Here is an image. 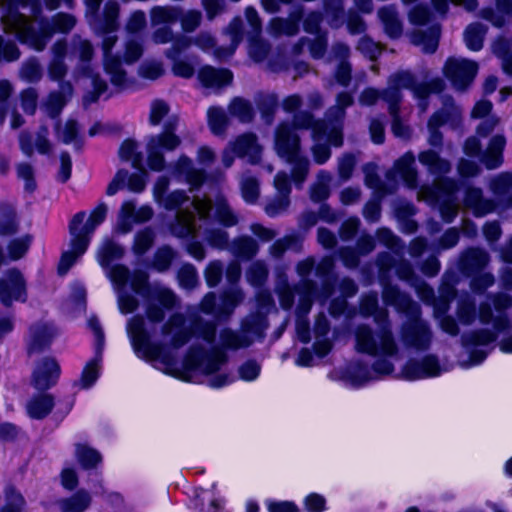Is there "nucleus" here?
Wrapping results in <instances>:
<instances>
[{"mask_svg":"<svg viewBox=\"0 0 512 512\" xmlns=\"http://www.w3.org/2000/svg\"><path fill=\"white\" fill-rule=\"evenodd\" d=\"M478 71V64L464 58H450L444 66L445 76L458 90L471 84Z\"/></svg>","mask_w":512,"mask_h":512,"instance_id":"16","label":"nucleus"},{"mask_svg":"<svg viewBox=\"0 0 512 512\" xmlns=\"http://www.w3.org/2000/svg\"><path fill=\"white\" fill-rule=\"evenodd\" d=\"M443 86L444 83L441 79H435L429 85H416L413 76L406 71L397 72L389 77L384 97L389 103V111L392 116V132L396 137L407 138L410 133L409 128L400 121L397 115L396 104L401 99V89H411L414 96L419 99L421 111L424 112L427 108L425 103L426 97L431 91H441Z\"/></svg>","mask_w":512,"mask_h":512,"instance_id":"10","label":"nucleus"},{"mask_svg":"<svg viewBox=\"0 0 512 512\" xmlns=\"http://www.w3.org/2000/svg\"><path fill=\"white\" fill-rule=\"evenodd\" d=\"M127 333L138 357L162 364L165 373L182 380H189L193 372L213 375L226 362V355L219 348L214 347L210 351H206L202 347L192 346L182 366H177L167 358L162 346L151 343L150 334L145 328L142 316H134L129 319Z\"/></svg>","mask_w":512,"mask_h":512,"instance_id":"4","label":"nucleus"},{"mask_svg":"<svg viewBox=\"0 0 512 512\" xmlns=\"http://www.w3.org/2000/svg\"><path fill=\"white\" fill-rule=\"evenodd\" d=\"M229 112L232 116L237 117L241 122H249L253 118L251 105L240 98H236L230 103Z\"/></svg>","mask_w":512,"mask_h":512,"instance_id":"54","label":"nucleus"},{"mask_svg":"<svg viewBox=\"0 0 512 512\" xmlns=\"http://www.w3.org/2000/svg\"><path fill=\"white\" fill-rule=\"evenodd\" d=\"M440 30L438 26L429 28L427 32L417 31L413 33L411 40L413 44L421 47L426 53H433L438 47Z\"/></svg>","mask_w":512,"mask_h":512,"instance_id":"39","label":"nucleus"},{"mask_svg":"<svg viewBox=\"0 0 512 512\" xmlns=\"http://www.w3.org/2000/svg\"><path fill=\"white\" fill-rule=\"evenodd\" d=\"M152 216L153 210L150 206L144 205L137 209L134 201H124L118 213L117 230L127 233L133 224L148 221Z\"/></svg>","mask_w":512,"mask_h":512,"instance_id":"20","label":"nucleus"},{"mask_svg":"<svg viewBox=\"0 0 512 512\" xmlns=\"http://www.w3.org/2000/svg\"><path fill=\"white\" fill-rule=\"evenodd\" d=\"M512 298L504 292L489 294L482 301L476 312L475 304L469 295L459 299L457 317L464 325L472 324L478 317L480 323L491 325L493 331L483 329L465 334L462 337L463 345L470 347H485L496 339L497 333L510 326L506 310L511 307Z\"/></svg>","mask_w":512,"mask_h":512,"instance_id":"6","label":"nucleus"},{"mask_svg":"<svg viewBox=\"0 0 512 512\" xmlns=\"http://www.w3.org/2000/svg\"><path fill=\"white\" fill-rule=\"evenodd\" d=\"M150 296L152 302L146 308V315L150 322L159 323L164 319V309H172L177 304V297L166 287H155Z\"/></svg>","mask_w":512,"mask_h":512,"instance_id":"19","label":"nucleus"},{"mask_svg":"<svg viewBox=\"0 0 512 512\" xmlns=\"http://www.w3.org/2000/svg\"><path fill=\"white\" fill-rule=\"evenodd\" d=\"M174 258V251L170 247H161L157 250L153 260V267L163 272L167 270Z\"/></svg>","mask_w":512,"mask_h":512,"instance_id":"64","label":"nucleus"},{"mask_svg":"<svg viewBox=\"0 0 512 512\" xmlns=\"http://www.w3.org/2000/svg\"><path fill=\"white\" fill-rule=\"evenodd\" d=\"M457 185L452 179L436 180L433 187H422L418 198L439 207L444 221L451 222L458 213Z\"/></svg>","mask_w":512,"mask_h":512,"instance_id":"13","label":"nucleus"},{"mask_svg":"<svg viewBox=\"0 0 512 512\" xmlns=\"http://www.w3.org/2000/svg\"><path fill=\"white\" fill-rule=\"evenodd\" d=\"M331 181V175L322 170L317 175L316 182L311 187L310 196L315 202H320L329 197L330 189L329 184Z\"/></svg>","mask_w":512,"mask_h":512,"instance_id":"48","label":"nucleus"},{"mask_svg":"<svg viewBox=\"0 0 512 512\" xmlns=\"http://www.w3.org/2000/svg\"><path fill=\"white\" fill-rule=\"evenodd\" d=\"M124 249L110 239H104L97 251L99 265L106 269L107 277L110 279L114 292L117 295V304L122 314L134 312L138 307V300L135 296L125 291V286L130 282L132 290L143 294L148 285V274L143 270H135L132 274L124 265H115L109 268L112 261L121 259Z\"/></svg>","mask_w":512,"mask_h":512,"instance_id":"7","label":"nucleus"},{"mask_svg":"<svg viewBox=\"0 0 512 512\" xmlns=\"http://www.w3.org/2000/svg\"><path fill=\"white\" fill-rule=\"evenodd\" d=\"M55 335L56 330L52 325L39 324L33 327L31 329L30 351H37L48 346Z\"/></svg>","mask_w":512,"mask_h":512,"instance_id":"38","label":"nucleus"},{"mask_svg":"<svg viewBox=\"0 0 512 512\" xmlns=\"http://www.w3.org/2000/svg\"><path fill=\"white\" fill-rule=\"evenodd\" d=\"M352 103L351 94L340 93L337 96L336 105L327 112L326 120L313 121L308 113H302L295 117L294 126L281 124L278 127L275 150L281 158L293 164L292 177L296 184L304 182L309 169V161L299 156V137L295 132L296 127L312 129L315 142L312 147L313 157L316 163L323 164L331 156L327 144L339 147L343 143L342 120L345 116V108Z\"/></svg>","mask_w":512,"mask_h":512,"instance_id":"1","label":"nucleus"},{"mask_svg":"<svg viewBox=\"0 0 512 512\" xmlns=\"http://www.w3.org/2000/svg\"><path fill=\"white\" fill-rule=\"evenodd\" d=\"M119 157L124 161H130L135 168H140L142 164L141 154L137 152V145L132 140L123 142L119 149Z\"/></svg>","mask_w":512,"mask_h":512,"instance_id":"56","label":"nucleus"},{"mask_svg":"<svg viewBox=\"0 0 512 512\" xmlns=\"http://www.w3.org/2000/svg\"><path fill=\"white\" fill-rule=\"evenodd\" d=\"M52 51L53 60L49 66V76L53 80H60L66 74V66L63 63L66 45L63 42H57L54 44Z\"/></svg>","mask_w":512,"mask_h":512,"instance_id":"42","label":"nucleus"},{"mask_svg":"<svg viewBox=\"0 0 512 512\" xmlns=\"http://www.w3.org/2000/svg\"><path fill=\"white\" fill-rule=\"evenodd\" d=\"M328 332V320L324 315H320L317 318L314 326L315 343L313 346L315 353L319 358H323L324 356H326L332 348V343L329 341V339L325 338Z\"/></svg>","mask_w":512,"mask_h":512,"instance_id":"32","label":"nucleus"},{"mask_svg":"<svg viewBox=\"0 0 512 512\" xmlns=\"http://www.w3.org/2000/svg\"><path fill=\"white\" fill-rule=\"evenodd\" d=\"M31 243V237L29 235L22 236L20 238L14 239L8 245V256L11 260H18L22 258Z\"/></svg>","mask_w":512,"mask_h":512,"instance_id":"60","label":"nucleus"},{"mask_svg":"<svg viewBox=\"0 0 512 512\" xmlns=\"http://www.w3.org/2000/svg\"><path fill=\"white\" fill-rule=\"evenodd\" d=\"M90 502V495L85 491H79L71 498L60 500L58 505L62 512H84Z\"/></svg>","mask_w":512,"mask_h":512,"instance_id":"44","label":"nucleus"},{"mask_svg":"<svg viewBox=\"0 0 512 512\" xmlns=\"http://www.w3.org/2000/svg\"><path fill=\"white\" fill-rule=\"evenodd\" d=\"M165 72L164 65L158 60L144 61L139 67V75L149 80H156Z\"/></svg>","mask_w":512,"mask_h":512,"instance_id":"58","label":"nucleus"},{"mask_svg":"<svg viewBox=\"0 0 512 512\" xmlns=\"http://www.w3.org/2000/svg\"><path fill=\"white\" fill-rule=\"evenodd\" d=\"M48 130L42 128L40 132L33 138L31 135L22 133L19 138L20 148L22 152L31 156L34 151L40 154H47L51 151V143L47 139Z\"/></svg>","mask_w":512,"mask_h":512,"instance_id":"28","label":"nucleus"},{"mask_svg":"<svg viewBox=\"0 0 512 512\" xmlns=\"http://www.w3.org/2000/svg\"><path fill=\"white\" fill-rule=\"evenodd\" d=\"M53 405L52 396L43 394L30 399L26 405V410L31 418L42 419L49 414Z\"/></svg>","mask_w":512,"mask_h":512,"instance_id":"40","label":"nucleus"},{"mask_svg":"<svg viewBox=\"0 0 512 512\" xmlns=\"http://www.w3.org/2000/svg\"><path fill=\"white\" fill-rule=\"evenodd\" d=\"M26 298V284L22 274L17 270H10L0 278V300L4 305L14 301H24Z\"/></svg>","mask_w":512,"mask_h":512,"instance_id":"18","label":"nucleus"},{"mask_svg":"<svg viewBox=\"0 0 512 512\" xmlns=\"http://www.w3.org/2000/svg\"><path fill=\"white\" fill-rule=\"evenodd\" d=\"M490 261L488 253L479 248L466 250L461 257V268L467 276L482 272Z\"/></svg>","mask_w":512,"mask_h":512,"instance_id":"27","label":"nucleus"},{"mask_svg":"<svg viewBox=\"0 0 512 512\" xmlns=\"http://www.w3.org/2000/svg\"><path fill=\"white\" fill-rule=\"evenodd\" d=\"M505 143L501 135H496L490 140L486 151L481 156V161L488 169H495L501 165Z\"/></svg>","mask_w":512,"mask_h":512,"instance_id":"33","label":"nucleus"},{"mask_svg":"<svg viewBox=\"0 0 512 512\" xmlns=\"http://www.w3.org/2000/svg\"><path fill=\"white\" fill-rule=\"evenodd\" d=\"M75 456L81 466L85 469L95 468L102 462L101 454L94 448L85 444L76 445Z\"/></svg>","mask_w":512,"mask_h":512,"instance_id":"43","label":"nucleus"},{"mask_svg":"<svg viewBox=\"0 0 512 512\" xmlns=\"http://www.w3.org/2000/svg\"><path fill=\"white\" fill-rule=\"evenodd\" d=\"M486 33V27L480 23L469 25L464 32V41L466 46L473 51H478L483 46V39Z\"/></svg>","mask_w":512,"mask_h":512,"instance_id":"47","label":"nucleus"},{"mask_svg":"<svg viewBox=\"0 0 512 512\" xmlns=\"http://www.w3.org/2000/svg\"><path fill=\"white\" fill-rule=\"evenodd\" d=\"M383 299L387 304L405 312L409 317L400 329L402 344L406 348L417 351L427 350L431 345L433 335L429 325L420 318L418 304L412 302L406 294L400 293L393 286L384 287Z\"/></svg>","mask_w":512,"mask_h":512,"instance_id":"8","label":"nucleus"},{"mask_svg":"<svg viewBox=\"0 0 512 512\" xmlns=\"http://www.w3.org/2000/svg\"><path fill=\"white\" fill-rule=\"evenodd\" d=\"M470 288L476 294L485 292L495 283V277L491 272H479L471 275Z\"/></svg>","mask_w":512,"mask_h":512,"instance_id":"55","label":"nucleus"},{"mask_svg":"<svg viewBox=\"0 0 512 512\" xmlns=\"http://www.w3.org/2000/svg\"><path fill=\"white\" fill-rule=\"evenodd\" d=\"M302 8L292 11L288 18L275 17L268 26V31L272 36H293L299 31V22L302 19Z\"/></svg>","mask_w":512,"mask_h":512,"instance_id":"25","label":"nucleus"},{"mask_svg":"<svg viewBox=\"0 0 512 512\" xmlns=\"http://www.w3.org/2000/svg\"><path fill=\"white\" fill-rule=\"evenodd\" d=\"M444 371L438 357L433 354H428L420 359L409 360L403 366L401 375L406 380L414 381L438 377Z\"/></svg>","mask_w":512,"mask_h":512,"instance_id":"15","label":"nucleus"},{"mask_svg":"<svg viewBox=\"0 0 512 512\" xmlns=\"http://www.w3.org/2000/svg\"><path fill=\"white\" fill-rule=\"evenodd\" d=\"M60 376V366L52 357L39 360L32 373V385L39 390L49 389L55 385Z\"/></svg>","mask_w":512,"mask_h":512,"instance_id":"21","label":"nucleus"},{"mask_svg":"<svg viewBox=\"0 0 512 512\" xmlns=\"http://www.w3.org/2000/svg\"><path fill=\"white\" fill-rule=\"evenodd\" d=\"M116 41L117 38L115 36H106L103 40L104 68L113 85L124 87L127 83L126 72L122 68L120 59L111 54V49Z\"/></svg>","mask_w":512,"mask_h":512,"instance_id":"22","label":"nucleus"},{"mask_svg":"<svg viewBox=\"0 0 512 512\" xmlns=\"http://www.w3.org/2000/svg\"><path fill=\"white\" fill-rule=\"evenodd\" d=\"M118 16V5L116 2H109L105 7L104 22L95 29L102 33H110L117 28L116 19Z\"/></svg>","mask_w":512,"mask_h":512,"instance_id":"57","label":"nucleus"},{"mask_svg":"<svg viewBox=\"0 0 512 512\" xmlns=\"http://www.w3.org/2000/svg\"><path fill=\"white\" fill-rule=\"evenodd\" d=\"M154 232L150 228H145L135 235L133 251L135 254H144L153 244Z\"/></svg>","mask_w":512,"mask_h":512,"instance_id":"59","label":"nucleus"},{"mask_svg":"<svg viewBox=\"0 0 512 512\" xmlns=\"http://www.w3.org/2000/svg\"><path fill=\"white\" fill-rule=\"evenodd\" d=\"M57 136L65 144L74 143L79 146L78 128L73 120L67 121L63 127H58Z\"/></svg>","mask_w":512,"mask_h":512,"instance_id":"63","label":"nucleus"},{"mask_svg":"<svg viewBox=\"0 0 512 512\" xmlns=\"http://www.w3.org/2000/svg\"><path fill=\"white\" fill-rule=\"evenodd\" d=\"M26 8L30 6L33 20L30 21L18 11V4L12 0L0 3V19L5 31L15 33L21 42L35 50H42L56 32L67 33L75 26V19L69 14H57L49 22L39 17L38 0H17Z\"/></svg>","mask_w":512,"mask_h":512,"instance_id":"5","label":"nucleus"},{"mask_svg":"<svg viewBox=\"0 0 512 512\" xmlns=\"http://www.w3.org/2000/svg\"><path fill=\"white\" fill-rule=\"evenodd\" d=\"M361 311L366 316H373L378 327L372 330L366 325L358 326L355 330V348L358 352L380 357V359L373 364L371 371L358 364L349 366L344 381L352 388L361 387L373 379L372 372L376 375L392 373L394 369L392 359L398 357L400 350L388 321L387 311L378 308L376 294L363 298Z\"/></svg>","mask_w":512,"mask_h":512,"instance_id":"2","label":"nucleus"},{"mask_svg":"<svg viewBox=\"0 0 512 512\" xmlns=\"http://www.w3.org/2000/svg\"><path fill=\"white\" fill-rule=\"evenodd\" d=\"M232 73L227 69L205 66L200 69L198 79L207 88H220L232 81Z\"/></svg>","mask_w":512,"mask_h":512,"instance_id":"29","label":"nucleus"},{"mask_svg":"<svg viewBox=\"0 0 512 512\" xmlns=\"http://www.w3.org/2000/svg\"><path fill=\"white\" fill-rule=\"evenodd\" d=\"M174 173L179 177H184L185 181L190 185V192L199 188L203 183V171L195 169L192 161L186 156H181L178 159Z\"/></svg>","mask_w":512,"mask_h":512,"instance_id":"30","label":"nucleus"},{"mask_svg":"<svg viewBox=\"0 0 512 512\" xmlns=\"http://www.w3.org/2000/svg\"><path fill=\"white\" fill-rule=\"evenodd\" d=\"M414 164V154L411 152H407L399 160L396 161L393 170L387 174V178L391 179L395 175H398L403 180L407 187L416 188L417 171Z\"/></svg>","mask_w":512,"mask_h":512,"instance_id":"26","label":"nucleus"},{"mask_svg":"<svg viewBox=\"0 0 512 512\" xmlns=\"http://www.w3.org/2000/svg\"><path fill=\"white\" fill-rule=\"evenodd\" d=\"M169 60L172 62L171 70L175 76L188 79L194 75L195 67L187 59L175 56V58Z\"/></svg>","mask_w":512,"mask_h":512,"instance_id":"61","label":"nucleus"},{"mask_svg":"<svg viewBox=\"0 0 512 512\" xmlns=\"http://www.w3.org/2000/svg\"><path fill=\"white\" fill-rule=\"evenodd\" d=\"M161 334L167 340V345L178 349L185 345L192 336L212 344L216 335L213 323L193 321L188 322L183 314H173L162 326Z\"/></svg>","mask_w":512,"mask_h":512,"instance_id":"11","label":"nucleus"},{"mask_svg":"<svg viewBox=\"0 0 512 512\" xmlns=\"http://www.w3.org/2000/svg\"><path fill=\"white\" fill-rule=\"evenodd\" d=\"M232 153L240 158H247L251 163H256L260 158L261 147L255 135L243 134L224 150L222 160L226 167H230L234 161Z\"/></svg>","mask_w":512,"mask_h":512,"instance_id":"17","label":"nucleus"},{"mask_svg":"<svg viewBox=\"0 0 512 512\" xmlns=\"http://www.w3.org/2000/svg\"><path fill=\"white\" fill-rule=\"evenodd\" d=\"M259 313L248 317L242 324L241 333L231 330H223L220 334L221 345L225 348L237 349L249 346L255 339L261 338L267 328L266 319L263 317V310H268L273 300L269 293H260L257 297Z\"/></svg>","mask_w":512,"mask_h":512,"instance_id":"12","label":"nucleus"},{"mask_svg":"<svg viewBox=\"0 0 512 512\" xmlns=\"http://www.w3.org/2000/svg\"><path fill=\"white\" fill-rule=\"evenodd\" d=\"M464 204L466 208L472 210L476 216H484L492 212L495 208L492 201L482 198V191L478 188L467 189Z\"/></svg>","mask_w":512,"mask_h":512,"instance_id":"31","label":"nucleus"},{"mask_svg":"<svg viewBox=\"0 0 512 512\" xmlns=\"http://www.w3.org/2000/svg\"><path fill=\"white\" fill-rule=\"evenodd\" d=\"M242 22L240 18H235L227 28V34L229 35L231 44L228 48H217L214 51V55L218 59H225L230 57L236 50L238 44L242 40Z\"/></svg>","mask_w":512,"mask_h":512,"instance_id":"36","label":"nucleus"},{"mask_svg":"<svg viewBox=\"0 0 512 512\" xmlns=\"http://www.w3.org/2000/svg\"><path fill=\"white\" fill-rule=\"evenodd\" d=\"M169 186L167 177H159L153 188L154 200L166 210H177L174 221L170 223V232L179 238L193 237L198 229L193 207L199 219L209 224L212 220L211 211L214 210L213 218L224 227H232L238 223L236 214L229 207L222 195L215 197L214 203L208 197H193L182 190H175L166 193Z\"/></svg>","mask_w":512,"mask_h":512,"instance_id":"3","label":"nucleus"},{"mask_svg":"<svg viewBox=\"0 0 512 512\" xmlns=\"http://www.w3.org/2000/svg\"><path fill=\"white\" fill-rule=\"evenodd\" d=\"M481 16L489 20L494 26L501 27L505 24L506 18L512 16V0H497L496 12L491 9H483Z\"/></svg>","mask_w":512,"mask_h":512,"instance_id":"37","label":"nucleus"},{"mask_svg":"<svg viewBox=\"0 0 512 512\" xmlns=\"http://www.w3.org/2000/svg\"><path fill=\"white\" fill-rule=\"evenodd\" d=\"M6 503L1 512H21L25 501L22 495L13 488H7L5 491Z\"/></svg>","mask_w":512,"mask_h":512,"instance_id":"62","label":"nucleus"},{"mask_svg":"<svg viewBox=\"0 0 512 512\" xmlns=\"http://www.w3.org/2000/svg\"><path fill=\"white\" fill-rule=\"evenodd\" d=\"M72 95V87L69 83L61 85V91L51 93L46 102V110L49 116L56 117L64 107L68 97Z\"/></svg>","mask_w":512,"mask_h":512,"instance_id":"41","label":"nucleus"},{"mask_svg":"<svg viewBox=\"0 0 512 512\" xmlns=\"http://www.w3.org/2000/svg\"><path fill=\"white\" fill-rule=\"evenodd\" d=\"M101 369V356L97 354L91 361H89L83 371L78 385L82 389L90 388L98 379Z\"/></svg>","mask_w":512,"mask_h":512,"instance_id":"46","label":"nucleus"},{"mask_svg":"<svg viewBox=\"0 0 512 512\" xmlns=\"http://www.w3.org/2000/svg\"><path fill=\"white\" fill-rule=\"evenodd\" d=\"M107 212V205L104 202H101L91 211L85 223V212H79L73 216L69 223V249L63 252L58 266L60 274H66L76 261L86 252L94 231L101 223L104 222Z\"/></svg>","mask_w":512,"mask_h":512,"instance_id":"9","label":"nucleus"},{"mask_svg":"<svg viewBox=\"0 0 512 512\" xmlns=\"http://www.w3.org/2000/svg\"><path fill=\"white\" fill-rule=\"evenodd\" d=\"M195 505L202 512H219L223 505V500L212 490H202L196 496Z\"/></svg>","mask_w":512,"mask_h":512,"instance_id":"45","label":"nucleus"},{"mask_svg":"<svg viewBox=\"0 0 512 512\" xmlns=\"http://www.w3.org/2000/svg\"><path fill=\"white\" fill-rule=\"evenodd\" d=\"M378 17L387 35L397 38L402 34V23L394 6H385L378 11Z\"/></svg>","mask_w":512,"mask_h":512,"instance_id":"34","label":"nucleus"},{"mask_svg":"<svg viewBox=\"0 0 512 512\" xmlns=\"http://www.w3.org/2000/svg\"><path fill=\"white\" fill-rule=\"evenodd\" d=\"M376 170H377L376 165H374L372 163L366 164L363 167V172L365 175V184L369 188L374 189L376 194H378V198H379V197L383 196L384 194L388 193V190L381 183L380 179L377 176ZM389 192H391V191L389 190Z\"/></svg>","mask_w":512,"mask_h":512,"instance_id":"51","label":"nucleus"},{"mask_svg":"<svg viewBox=\"0 0 512 512\" xmlns=\"http://www.w3.org/2000/svg\"><path fill=\"white\" fill-rule=\"evenodd\" d=\"M181 143L180 138L168 127L158 135L147 140V164L154 171H161L165 167L164 152L175 150Z\"/></svg>","mask_w":512,"mask_h":512,"instance_id":"14","label":"nucleus"},{"mask_svg":"<svg viewBox=\"0 0 512 512\" xmlns=\"http://www.w3.org/2000/svg\"><path fill=\"white\" fill-rule=\"evenodd\" d=\"M179 11L174 7H155L151 11L152 25L170 24L177 21Z\"/></svg>","mask_w":512,"mask_h":512,"instance_id":"50","label":"nucleus"},{"mask_svg":"<svg viewBox=\"0 0 512 512\" xmlns=\"http://www.w3.org/2000/svg\"><path fill=\"white\" fill-rule=\"evenodd\" d=\"M461 115V111L453 103L445 104L443 111L435 113L428 122L429 138L431 146L438 147L442 144V135L438 132L439 127L446 123H456Z\"/></svg>","mask_w":512,"mask_h":512,"instance_id":"23","label":"nucleus"},{"mask_svg":"<svg viewBox=\"0 0 512 512\" xmlns=\"http://www.w3.org/2000/svg\"><path fill=\"white\" fill-rule=\"evenodd\" d=\"M456 295L455 289L444 283L440 289V299L434 303V315L436 318H440L441 315L445 314L449 309V301Z\"/></svg>","mask_w":512,"mask_h":512,"instance_id":"52","label":"nucleus"},{"mask_svg":"<svg viewBox=\"0 0 512 512\" xmlns=\"http://www.w3.org/2000/svg\"><path fill=\"white\" fill-rule=\"evenodd\" d=\"M418 160L433 175H443L451 169L449 161L441 158L438 153L432 150L419 153Z\"/></svg>","mask_w":512,"mask_h":512,"instance_id":"35","label":"nucleus"},{"mask_svg":"<svg viewBox=\"0 0 512 512\" xmlns=\"http://www.w3.org/2000/svg\"><path fill=\"white\" fill-rule=\"evenodd\" d=\"M208 123L214 134H222L227 125V116L223 109L211 107L208 112Z\"/></svg>","mask_w":512,"mask_h":512,"instance_id":"53","label":"nucleus"},{"mask_svg":"<svg viewBox=\"0 0 512 512\" xmlns=\"http://www.w3.org/2000/svg\"><path fill=\"white\" fill-rule=\"evenodd\" d=\"M274 186L278 196L265 206V212L269 216H276L284 212L289 206L290 185L288 176L284 172H279L274 179Z\"/></svg>","mask_w":512,"mask_h":512,"instance_id":"24","label":"nucleus"},{"mask_svg":"<svg viewBox=\"0 0 512 512\" xmlns=\"http://www.w3.org/2000/svg\"><path fill=\"white\" fill-rule=\"evenodd\" d=\"M256 242L249 237H240L230 246V251L237 257L249 259L257 253Z\"/></svg>","mask_w":512,"mask_h":512,"instance_id":"49","label":"nucleus"}]
</instances>
